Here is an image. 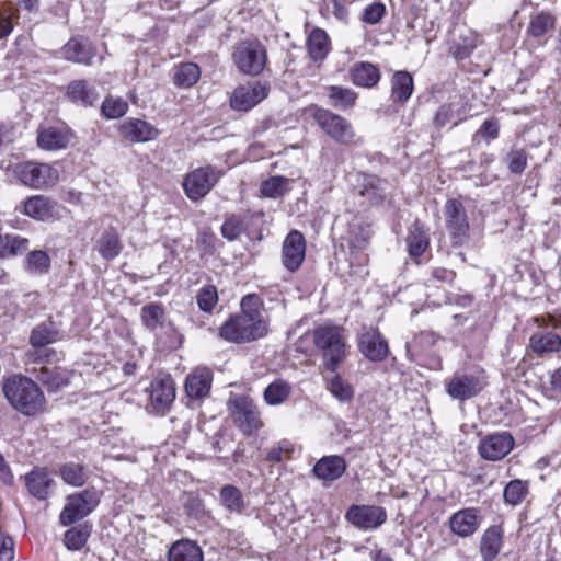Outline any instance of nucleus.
I'll return each mask as SVG.
<instances>
[{
  "label": "nucleus",
  "mask_w": 561,
  "mask_h": 561,
  "mask_svg": "<svg viewBox=\"0 0 561 561\" xmlns=\"http://www.w3.org/2000/svg\"><path fill=\"white\" fill-rule=\"evenodd\" d=\"M102 114L108 119H115L124 116L128 110V104L122 98H105L101 106Z\"/></svg>",
  "instance_id": "nucleus-54"
},
{
  "label": "nucleus",
  "mask_w": 561,
  "mask_h": 561,
  "mask_svg": "<svg viewBox=\"0 0 561 561\" xmlns=\"http://www.w3.org/2000/svg\"><path fill=\"white\" fill-rule=\"evenodd\" d=\"M409 254L413 257L421 256L430 245V238L424 227L415 221L409 229L407 237Z\"/></svg>",
  "instance_id": "nucleus-37"
},
{
  "label": "nucleus",
  "mask_w": 561,
  "mask_h": 561,
  "mask_svg": "<svg viewBox=\"0 0 561 561\" xmlns=\"http://www.w3.org/2000/svg\"><path fill=\"white\" fill-rule=\"evenodd\" d=\"M346 519L356 528L373 530L387 520V512L376 505H352L346 512Z\"/></svg>",
  "instance_id": "nucleus-15"
},
{
  "label": "nucleus",
  "mask_w": 561,
  "mask_h": 561,
  "mask_svg": "<svg viewBox=\"0 0 561 561\" xmlns=\"http://www.w3.org/2000/svg\"><path fill=\"white\" fill-rule=\"evenodd\" d=\"M529 484L527 481L514 479L510 481L503 491V497L506 504L512 506L519 505L528 494Z\"/></svg>",
  "instance_id": "nucleus-48"
},
{
  "label": "nucleus",
  "mask_w": 561,
  "mask_h": 561,
  "mask_svg": "<svg viewBox=\"0 0 561 561\" xmlns=\"http://www.w3.org/2000/svg\"><path fill=\"white\" fill-rule=\"evenodd\" d=\"M482 390V385L478 377L467 374H455L446 382V392L453 399L467 400L477 396Z\"/></svg>",
  "instance_id": "nucleus-21"
},
{
  "label": "nucleus",
  "mask_w": 561,
  "mask_h": 561,
  "mask_svg": "<svg viewBox=\"0 0 561 561\" xmlns=\"http://www.w3.org/2000/svg\"><path fill=\"white\" fill-rule=\"evenodd\" d=\"M69 142L67 129L48 127L38 131L37 144L45 150H58L66 148Z\"/></svg>",
  "instance_id": "nucleus-32"
},
{
  "label": "nucleus",
  "mask_w": 561,
  "mask_h": 561,
  "mask_svg": "<svg viewBox=\"0 0 561 561\" xmlns=\"http://www.w3.org/2000/svg\"><path fill=\"white\" fill-rule=\"evenodd\" d=\"M67 98L79 106L90 107L96 104L100 94L87 80H75L67 87Z\"/></svg>",
  "instance_id": "nucleus-27"
},
{
  "label": "nucleus",
  "mask_w": 561,
  "mask_h": 561,
  "mask_svg": "<svg viewBox=\"0 0 561 561\" xmlns=\"http://www.w3.org/2000/svg\"><path fill=\"white\" fill-rule=\"evenodd\" d=\"M503 533L500 527H489L481 537L480 552L484 561H492L499 554Z\"/></svg>",
  "instance_id": "nucleus-36"
},
{
  "label": "nucleus",
  "mask_w": 561,
  "mask_h": 561,
  "mask_svg": "<svg viewBox=\"0 0 561 561\" xmlns=\"http://www.w3.org/2000/svg\"><path fill=\"white\" fill-rule=\"evenodd\" d=\"M306 256V239L298 230H291L282 245V264L288 272H296Z\"/></svg>",
  "instance_id": "nucleus-17"
},
{
  "label": "nucleus",
  "mask_w": 561,
  "mask_h": 561,
  "mask_svg": "<svg viewBox=\"0 0 561 561\" xmlns=\"http://www.w3.org/2000/svg\"><path fill=\"white\" fill-rule=\"evenodd\" d=\"M556 19L548 12H539L531 16L527 33L533 37H542L554 27Z\"/></svg>",
  "instance_id": "nucleus-49"
},
{
  "label": "nucleus",
  "mask_w": 561,
  "mask_h": 561,
  "mask_svg": "<svg viewBox=\"0 0 561 561\" xmlns=\"http://www.w3.org/2000/svg\"><path fill=\"white\" fill-rule=\"evenodd\" d=\"M15 131L11 123H0V146L14 141Z\"/></svg>",
  "instance_id": "nucleus-63"
},
{
  "label": "nucleus",
  "mask_w": 561,
  "mask_h": 561,
  "mask_svg": "<svg viewBox=\"0 0 561 561\" xmlns=\"http://www.w3.org/2000/svg\"><path fill=\"white\" fill-rule=\"evenodd\" d=\"M59 340V331L54 322L47 321L36 325L30 336V343L33 347H43Z\"/></svg>",
  "instance_id": "nucleus-40"
},
{
  "label": "nucleus",
  "mask_w": 561,
  "mask_h": 561,
  "mask_svg": "<svg viewBox=\"0 0 561 561\" xmlns=\"http://www.w3.org/2000/svg\"><path fill=\"white\" fill-rule=\"evenodd\" d=\"M25 483L28 492L38 500H45L49 494V489L54 484L53 478L46 469L35 468L25 476Z\"/></svg>",
  "instance_id": "nucleus-31"
},
{
  "label": "nucleus",
  "mask_w": 561,
  "mask_h": 561,
  "mask_svg": "<svg viewBox=\"0 0 561 561\" xmlns=\"http://www.w3.org/2000/svg\"><path fill=\"white\" fill-rule=\"evenodd\" d=\"M515 439L508 432H497L481 438L478 453L488 461H499L514 448Z\"/></svg>",
  "instance_id": "nucleus-16"
},
{
  "label": "nucleus",
  "mask_w": 561,
  "mask_h": 561,
  "mask_svg": "<svg viewBox=\"0 0 561 561\" xmlns=\"http://www.w3.org/2000/svg\"><path fill=\"white\" fill-rule=\"evenodd\" d=\"M260 190L265 197L278 198L289 190V180L283 175H274L263 181Z\"/></svg>",
  "instance_id": "nucleus-50"
},
{
  "label": "nucleus",
  "mask_w": 561,
  "mask_h": 561,
  "mask_svg": "<svg viewBox=\"0 0 561 561\" xmlns=\"http://www.w3.org/2000/svg\"><path fill=\"white\" fill-rule=\"evenodd\" d=\"M196 302L204 312H211L218 302V294L215 286L202 287L196 295Z\"/></svg>",
  "instance_id": "nucleus-55"
},
{
  "label": "nucleus",
  "mask_w": 561,
  "mask_h": 561,
  "mask_svg": "<svg viewBox=\"0 0 561 561\" xmlns=\"http://www.w3.org/2000/svg\"><path fill=\"white\" fill-rule=\"evenodd\" d=\"M14 176L25 186L42 190L54 186L59 180V172L48 163L23 161L13 168Z\"/></svg>",
  "instance_id": "nucleus-5"
},
{
  "label": "nucleus",
  "mask_w": 561,
  "mask_h": 561,
  "mask_svg": "<svg viewBox=\"0 0 561 561\" xmlns=\"http://www.w3.org/2000/svg\"><path fill=\"white\" fill-rule=\"evenodd\" d=\"M14 18H16V10L10 3H0V39L12 33Z\"/></svg>",
  "instance_id": "nucleus-56"
},
{
  "label": "nucleus",
  "mask_w": 561,
  "mask_h": 561,
  "mask_svg": "<svg viewBox=\"0 0 561 561\" xmlns=\"http://www.w3.org/2000/svg\"><path fill=\"white\" fill-rule=\"evenodd\" d=\"M220 502L230 513L241 514L245 508L242 492L230 484H227L220 490Z\"/></svg>",
  "instance_id": "nucleus-44"
},
{
  "label": "nucleus",
  "mask_w": 561,
  "mask_h": 561,
  "mask_svg": "<svg viewBox=\"0 0 561 561\" xmlns=\"http://www.w3.org/2000/svg\"><path fill=\"white\" fill-rule=\"evenodd\" d=\"M312 337L316 346L322 351L325 368L334 373L345 356L343 329L322 324L313 330Z\"/></svg>",
  "instance_id": "nucleus-3"
},
{
  "label": "nucleus",
  "mask_w": 561,
  "mask_h": 561,
  "mask_svg": "<svg viewBox=\"0 0 561 561\" xmlns=\"http://www.w3.org/2000/svg\"><path fill=\"white\" fill-rule=\"evenodd\" d=\"M358 348L371 362H381L389 353L388 343L377 329H366L360 333Z\"/></svg>",
  "instance_id": "nucleus-19"
},
{
  "label": "nucleus",
  "mask_w": 561,
  "mask_h": 561,
  "mask_svg": "<svg viewBox=\"0 0 561 561\" xmlns=\"http://www.w3.org/2000/svg\"><path fill=\"white\" fill-rule=\"evenodd\" d=\"M386 13V7L381 2H374L366 7L362 14V21L367 24H377Z\"/></svg>",
  "instance_id": "nucleus-60"
},
{
  "label": "nucleus",
  "mask_w": 561,
  "mask_h": 561,
  "mask_svg": "<svg viewBox=\"0 0 561 561\" xmlns=\"http://www.w3.org/2000/svg\"><path fill=\"white\" fill-rule=\"evenodd\" d=\"M100 503V494L95 490H83L67 497V504L60 513L62 526H69L88 516Z\"/></svg>",
  "instance_id": "nucleus-9"
},
{
  "label": "nucleus",
  "mask_w": 561,
  "mask_h": 561,
  "mask_svg": "<svg viewBox=\"0 0 561 561\" xmlns=\"http://www.w3.org/2000/svg\"><path fill=\"white\" fill-rule=\"evenodd\" d=\"M140 317L144 325L147 329L154 331L163 325L165 311L161 304L151 302L141 308Z\"/></svg>",
  "instance_id": "nucleus-45"
},
{
  "label": "nucleus",
  "mask_w": 561,
  "mask_h": 561,
  "mask_svg": "<svg viewBox=\"0 0 561 561\" xmlns=\"http://www.w3.org/2000/svg\"><path fill=\"white\" fill-rule=\"evenodd\" d=\"M313 118L319 127L334 141L341 145L353 142L355 131L346 118L322 107L314 108Z\"/></svg>",
  "instance_id": "nucleus-7"
},
{
  "label": "nucleus",
  "mask_w": 561,
  "mask_h": 561,
  "mask_svg": "<svg viewBox=\"0 0 561 561\" xmlns=\"http://www.w3.org/2000/svg\"><path fill=\"white\" fill-rule=\"evenodd\" d=\"M505 160L510 172L514 174H522L527 167V153L524 149L511 150Z\"/></svg>",
  "instance_id": "nucleus-57"
},
{
  "label": "nucleus",
  "mask_w": 561,
  "mask_h": 561,
  "mask_svg": "<svg viewBox=\"0 0 561 561\" xmlns=\"http://www.w3.org/2000/svg\"><path fill=\"white\" fill-rule=\"evenodd\" d=\"M293 450V445L289 442L283 440L267 451L266 460L271 462H280L290 458Z\"/></svg>",
  "instance_id": "nucleus-58"
},
{
  "label": "nucleus",
  "mask_w": 561,
  "mask_h": 561,
  "mask_svg": "<svg viewBox=\"0 0 561 561\" xmlns=\"http://www.w3.org/2000/svg\"><path fill=\"white\" fill-rule=\"evenodd\" d=\"M435 343L436 335L433 332H421L405 345L409 359L416 362L420 365H427L424 356ZM428 367L432 369H438L440 367V359L438 357L431 358Z\"/></svg>",
  "instance_id": "nucleus-20"
},
{
  "label": "nucleus",
  "mask_w": 561,
  "mask_h": 561,
  "mask_svg": "<svg viewBox=\"0 0 561 561\" xmlns=\"http://www.w3.org/2000/svg\"><path fill=\"white\" fill-rule=\"evenodd\" d=\"M466 118V106L462 98L458 94L449 98L448 102L443 103L434 118L433 124L436 128H443L448 123L454 126L458 125Z\"/></svg>",
  "instance_id": "nucleus-23"
},
{
  "label": "nucleus",
  "mask_w": 561,
  "mask_h": 561,
  "mask_svg": "<svg viewBox=\"0 0 561 561\" xmlns=\"http://www.w3.org/2000/svg\"><path fill=\"white\" fill-rule=\"evenodd\" d=\"M345 459L339 455L323 456L312 468L313 476L323 483L340 479L346 471Z\"/></svg>",
  "instance_id": "nucleus-24"
},
{
  "label": "nucleus",
  "mask_w": 561,
  "mask_h": 561,
  "mask_svg": "<svg viewBox=\"0 0 561 561\" xmlns=\"http://www.w3.org/2000/svg\"><path fill=\"white\" fill-rule=\"evenodd\" d=\"M57 203L44 195H34L23 202L22 213L35 220L47 221L54 218Z\"/></svg>",
  "instance_id": "nucleus-25"
},
{
  "label": "nucleus",
  "mask_w": 561,
  "mask_h": 561,
  "mask_svg": "<svg viewBox=\"0 0 561 561\" xmlns=\"http://www.w3.org/2000/svg\"><path fill=\"white\" fill-rule=\"evenodd\" d=\"M267 330L262 299L249 294L241 300V312L231 316L220 327L219 335L228 342L247 343L263 337Z\"/></svg>",
  "instance_id": "nucleus-1"
},
{
  "label": "nucleus",
  "mask_w": 561,
  "mask_h": 561,
  "mask_svg": "<svg viewBox=\"0 0 561 561\" xmlns=\"http://www.w3.org/2000/svg\"><path fill=\"white\" fill-rule=\"evenodd\" d=\"M499 121L495 118L486 119L473 135V140H476L478 137H481L489 142L490 140L496 139L499 137Z\"/></svg>",
  "instance_id": "nucleus-59"
},
{
  "label": "nucleus",
  "mask_w": 561,
  "mask_h": 561,
  "mask_svg": "<svg viewBox=\"0 0 561 561\" xmlns=\"http://www.w3.org/2000/svg\"><path fill=\"white\" fill-rule=\"evenodd\" d=\"M369 237L368 227H364L358 221L350 224L347 233L343 237L351 250L348 272L351 278L363 279L368 275V256L360 251L366 248Z\"/></svg>",
  "instance_id": "nucleus-4"
},
{
  "label": "nucleus",
  "mask_w": 561,
  "mask_h": 561,
  "mask_svg": "<svg viewBox=\"0 0 561 561\" xmlns=\"http://www.w3.org/2000/svg\"><path fill=\"white\" fill-rule=\"evenodd\" d=\"M444 215L453 245H465L469 241L470 226L463 203L455 198L447 201Z\"/></svg>",
  "instance_id": "nucleus-10"
},
{
  "label": "nucleus",
  "mask_w": 561,
  "mask_h": 561,
  "mask_svg": "<svg viewBox=\"0 0 561 561\" xmlns=\"http://www.w3.org/2000/svg\"><path fill=\"white\" fill-rule=\"evenodd\" d=\"M14 541L12 537L0 531V561H13Z\"/></svg>",
  "instance_id": "nucleus-61"
},
{
  "label": "nucleus",
  "mask_w": 561,
  "mask_h": 561,
  "mask_svg": "<svg viewBox=\"0 0 561 561\" xmlns=\"http://www.w3.org/2000/svg\"><path fill=\"white\" fill-rule=\"evenodd\" d=\"M219 169L211 165L201 167L188 172L183 182V188L191 201L204 198L221 178Z\"/></svg>",
  "instance_id": "nucleus-8"
},
{
  "label": "nucleus",
  "mask_w": 561,
  "mask_h": 561,
  "mask_svg": "<svg viewBox=\"0 0 561 561\" xmlns=\"http://www.w3.org/2000/svg\"><path fill=\"white\" fill-rule=\"evenodd\" d=\"M201 77V69L194 62L181 64L174 72V83L180 88L193 87Z\"/></svg>",
  "instance_id": "nucleus-47"
},
{
  "label": "nucleus",
  "mask_w": 561,
  "mask_h": 561,
  "mask_svg": "<svg viewBox=\"0 0 561 561\" xmlns=\"http://www.w3.org/2000/svg\"><path fill=\"white\" fill-rule=\"evenodd\" d=\"M149 409L157 414L169 411L175 399V386L170 375H158L150 383Z\"/></svg>",
  "instance_id": "nucleus-14"
},
{
  "label": "nucleus",
  "mask_w": 561,
  "mask_h": 561,
  "mask_svg": "<svg viewBox=\"0 0 561 561\" xmlns=\"http://www.w3.org/2000/svg\"><path fill=\"white\" fill-rule=\"evenodd\" d=\"M328 389L340 402H350L354 397L353 387L339 375L330 380Z\"/></svg>",
  "instance_id": "nucleus-53"
},
{
  "label": "nucleus",
  "mask_w": 561,
  "mask_h": 561,
  "mask_svg": "<svg viewBox=\"0 0 561 561\" xmlns=\"http://www.w3.org/2000/svg\"><path fill=\"white\" fill-rule=\"evenodd\" d=\"M233 61L242 73L260 75L266 64V50L259 42H242L236 46Z\"/></svg>",
  "instance_id": "nucleus-11"
},
{
  "label": "nucleus",
  "mask_w": 561,
  "mask_h": 561,
  "mask_svg": "<svg viewBox=\"0 0 561 561\" xmlns=\"http://www.w3.org/2000/svg\"><path fill=\"white\" fill-rule=\"evenodd\" d=\"M330 104L339 110H347L355 105L357 93L350 88L331 85L328 88Z\"/></svg>",
  "instance_id": "nucleus-43"
},
{
  "label": "nucleus",
  "mask_w": 561,
  "mask_h": 561,
  "mask_svg": "<svg viewBox=\"0 0 561 561\" xmlns=\"http://www.w3.org/2000/svg\"><path fill=\"white\" fill-rule=\"evenodd\" d=\"M72 373L59 366H42L37 373V379L49 392H56L67 387Z\"/></svg>",
  "instance_id": "nucleus-28"
},
{
  "label": "nucleus",
  "mask_w": 561,
  "mask_h": 561,
  "mask_svg": "<svg viewBox=\"0 0 561 561\" xmlns=\"http://www.w3.org/2000/svg\"><path fill=\"white\" fill-rule=\"evenodd\" d=\"M413 92V78L408 71H396L391 78V100L405 103Z\"/></svg>",
  "instance_id": "nucleus-35"
},
{
  "label": "nucleus",
  "mask_w": 561,
  "mask_h": 561,
  "mask_svg": "<svg viewBox=\"0 0 561 561\" xmlns=\"http://www.w3.org/2000/svg\"><path fill=\"white\" fill-rule=\"evenodd\" d=\"M290 393V383L284 379H276L265 388L263 398L268 405H279L289 398Z\"/></svg>",
  "instance_id": "nucleus-42"
},
{
  "label": "nucleus",
  "mask_w": 561,
  "mask_h": 561,
  "mask_svg": "<svg viewBox=\"0 0 561 561\" xmlns=\"http://www.w3.org/2000/svg\"><path fill=\"white\" fill-rule=\"evenodd\" d=\"M270 85L260 81L237 87L230 96V106L234 111L248 112L268 96Z\"/></svg>",
  "instance_id": "nucleus-13"
},
{
  "label": "nucleus",
  "mask_w": 561,
  "mask_h": 561,
  "mask_svg": "<svg viewBox=\"0 0 561 561\" xmlns=\"http://www.w3.org/2000/svg\"><path fill=\"white\" fill-rule=\"evenodd\" d=\"M456 278V273L453 270L445 267H435L431 272L430 280L451 284Z\"/></svg>",
  "instance_id": "nucleus-62"
},
{
  "label": "nucleus",
  "mask_w": 561,
  "mask_h": 561,
  "mask_svg": "<svg viewBox=\"0 0 561 561\" xmlns=\"http://www.w3.org/2000/svg\"><path fill=\"white\" fill-rule=\"evenodd\" d=\"M350 76L355 85L368 89L376 87L381 77L379 68L366 61L354 64Z\"/></svg>",
  "instance_id": "nucleus-30"
},
{
  "label": "nucleus",
  "mask_w": 561,
  "mask_h": 561,
  "mask_svg": "<svg viewBox=\"0 0 561 561\" xmlns=\"http://www.w3.org/2000/svg\"><path fill=\"white\" fill-rule=\"evenodd\" d=\"M60 476L67 484L72 486H81L87 481L84 468L79 463H65L60 468Z\"/></svg>",
  "instance_id": "nucleus-52"
},
{
  "label": "nucleus",
  "mask_w": 561,
  "mask_h": 561,
  "mask_svg": "<svg viewBox=\"0 0 561 561\" xmlns=\"http://www.w3.org/2000/svg\"><path fill=\"white\" fill-rule=\"evenodd\" d=\"M2 391L10 405L25 416L34 417L47 411L43 390L30 377L13 375L4 379Z\"/></svg>",
  "instance_id": "nucleus-2"
},
{
  "label": "nucleus",
  "mask_w": 561,
  "mask_h": 561,
  "mask_svg": "<svg viewBox=\"0 0 561 561\" xmlns=\"http://www.w3.org/2000/svg\"><path fill=\"white\" fill-rule=\"evenodd\" d=\"M535 322L542 330L531 334L529 339V346L531 351L538 356L559 352L561 348V332H551L545 330L549 327L554 330H559L560 324L557 318L553 316H549L547 319L536 318Z\"/></svg>",
  "instance_id": "nucleus-12"
},
{
  "label": "nucleus",
  "mask_w": 561,
  "mask_h": 561,
  "mask_svg": "<svg viewBox=\"0 0 561 561\" xmlns=\"http://www.w3.org/2000/svg\"><path fill=\"white\" fill-rule=\"evenodd\" d=\"M95 248L104 260H114L122 251L118 233L113 229L105 230L96 241Z\"/></svg>",
  "instance_id": "nucleus-39"
},
{
  "label": "nucleus",
  "mask_w": 561,
  "mask_h": 561,
  "mask_svg": "<svg viewBox=\"0 0 561 561\" xmlns=\"http://www.w3.org/2000/svg\"><path fill=\"white\" fill-rule=\"evenodd\" d=\"M30 248V240L16 233H0V259L23 254Z\"/></svg>",
  "instance_id": "nucleus-34"
},
{
  "label": "nucleus",
  "mask_w": 561,
  "mask_h": 561,
  "mask_svg": "<svg viewBox=\"0 0 561 561\" xmlns=\"http://www.w3.org/2000/svg\"><path fill=\"white\" fill-rule=\"evenodd\" d=\"M481 522L482 517L479 508L467 507L451 514L448 519V526L454 535L467 538L479 529Z\"/></svg>",
  "instance_id": "nucleus-18"
},
{
  "label": "nucleus",
  "mask_w": 561,
  "mask_h": 561,
  "mask_svg": "<svg viewBox=\"0 0 561 561\" xmlns=\"http://www.w3.org/2000/svg\"><path fill=\"white\" fill-rule=\"evenodd\" d=\"M213 375L208 369H196L185 380V391L191 399L205 398L211 387Z\"/></svg>",
  "instance_id": "nucleus-29"
},
{
  "label": "nucleus",
  "mask_w": 561,
  "mask_h": 561,
  "mask_svg": "<svg viewBox=\"0 0 561 561\" xmlns=\"http://www.w3.org/2000/svg\"><path fill=\"white\" fill-rule=\"evenodd\" d=\"M91 535V526L80 524L65 533L64 542L68 550L78 551L84 547Z\"/></svg>",
  "instance_id": "nucleus-46"
},
{
  "label": "nucleus",
  "mask_w": 561,
  "mask_h": 561,
  "mask_svg": "<svg viewBox=\"0 0 561 561\" xmlns=\"http://www.w3.org/2000/svg\"><path fill=\"white\" fill-rule=\"evenodd\" d=\"M254 217V214H230L226 216L221 225V234L228 241L237 240L248 228L249 221Z\"/></svg>",
  "instance_id": "nucleus-33"
},
{
  "label": "nucleus",
  "mask_w": 561,
  "mask_h": 561,
  "mask_svg": "<svg viewBox=\"0 0 561 561\" xmlns=\"http://www.w3.org/2000/svg\"><path fill=\"white\" fill-rule=\"evenodd\" d=\"M26 267L31 274H46L50 268V257L45 251H31L26 257Z\"/></svg>",
  "instance_id": "nucleus-51"
},
{
  "label": "nucleus",
  "mask_w": 561,
  "mask_h": 561,
  "mask_svg": "<svg viewBox=\"0 0 561 561\" xmlns=\"http://www.w3.org/2000/svg\"><path fill=\"white\" fill-rule=\"evenodd\" d=\"M119 135L130 142H147L159 136V130L139 118H127L119 125Z\"/></svg>",
  "instance_id": "nucleus-22"
},
{
  "label": "nucleus",
  "mask_w": 561,
  "mask_h": 561,
  "mask_svg": "<svg viewBox=\"0 0 561 561\" xmlns=\"http://www.w3.org/2000/svg\"><path fill=\"white\" fill-rule=\"evenodd\" d=\"M328 34L321 28H314L308 37V51L312 60H323L330 49Z\"/></svg>",
  "instance_id": "nucleus-41"
},
{
  "label": "nucleus",
  "mask_w": 561,
  "mask_h": 561,
  "mask_svg": "<svg viewBox=\"0 0 561 561\" xmlns=\"http://www.w3.org/2000/svg\"><path fill=\"white\" fill-rule=\"evenodd\" d=\"M169 561H203V552L195 542L180 540L170 548Z\"/></svg>",
  "instance_id": "nucleus-38"
},
{
  "label": "nucleus",
  "mask_w": 561,
  "mask_h": 561,
  "mask_svg": "<svg viewBox=\"0 0 561 561\" xmlns=\"http://www.w3.org/2000/svg\"><path fill=\"white\" fill-rule=\"evenodd\" d=\"M332 4L333 15L342 22H347L350 12L345 0H333Z\"/></svg>",
  "instance_id": "nucleus-64"
},
{
  "label": "nucleus",
  "mask_w": 561,
  "mask_h": 561,
  "mask_svg": "<svg viewBox=\"0 0 561 561\" xmlns=\"http://www.w3.org/2000/svg\"><path fill=\"white\" fill-rule=\"evenodd\" d=\"M61 54L68 61L90 65L95 56V49L88 39L71 38L62 47Z\"/></svg>",
  "instance_id": "nucleus-26"
},
{
  "label": "nucleus",
  "mask_w": 561,
  "mask_h": 561,
  "mask_svg": "<svg viewBox=\"0 0 561 561\" xmlns=\"http://www.w3.org/2000/svg\"><path fill=\"white\" fill-rule=\"evenodd\" d=\"M228 408L233 422L244 435H252L262 426L260 411L251 398L233 394L228 401Z\"/></svg>",
  "instance_id": "nucleus-6"
}]
</instances>
